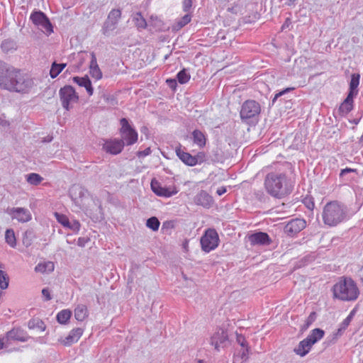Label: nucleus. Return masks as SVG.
I'll use <instances>...</instances> for the list:
<instances>
[{"instance_id":"obj_1","label":"nucleus","mask_w":363,"mask_h":363,"mask_svg":"<svg viewBox=\"0 0 363 363\" xmlns=\"http://www.w3.org/2000/svg\"><path fill=\"white\" fill-rule=\"evenodd\" d=\"M32 80L21 71L0 60V88L11 92L25 93L32 86Z\"/></svg>"},{"instance_id":"obj_2","label":"nucleus","mask_w":363,"mask_h":363,"mask_svg":"<svg viewBox=\"0 0 363 363\" xmlns=\"http://www.w3.org/2000/svg\"><path fill=\"white\" fill-rule=\"evenodd\" d=\"M264 187L269 194L278 199L289 194L293 189L286 174L280 172L268 173L264 179Z\"/></svg>"},{"instance_id":"obj_3","label":"nucleus","mask_w":363,"mask_h":363,"mask_svg":"<svg viewBox=\"0 0 363 363\" xmlns=\"http://www.w3.org/2000/svg\"><path fill=\"white\" fill-rule=\"evenodd\" d=\"M322 218L325 225L335 227L349 220L347 207L337 201L327 203L323 209Z\"/></svg>"},{"instance_id":"obj_4","label":"nucleus","mask_w":363,"mask_h":363,"mask_svg":"<svg viewBox=\"0 0 363 363\" xmlns=\"http://www.w3.org/2000/svg\"><path fill=\"white\" fill-rule=\"evenodd\" d=\"M332 291L334 298L348 302L356 301L360 294L357 283L352 278L345 277L339 279Z\"/></svg>"},{"instance_id":"obj_5","label":"nucleus","mask_w":363,"mask_h":363,"mask_svg":"<svg viewBox=\"0 0 363 363\" xmlns=\"http://www.w3.org/2000/svg\"><path fill=\"white\" fill-rule=\"evenodd\" d=\"M261 112L260 104L255 100L245 101L240 111L242 121L252 124L258 121L259 115Z\"/></svg>"},{"instance_id":"obj_6","label":"nucleus","mask_w":363,"mask_h":363,"mask_svg":"<svg viewBox=\"0 0 363 363\" xmlns=\"http://www.w3.org/2000/svg\"><path fill=\"white\" fill-rule=\"evenodd\" d=\"M30 20L35 26L43 30L47 35L53 33V27L50 21L41 11H33L30 16Z\"/></svg>"},{"instance_id":"obj_7","label":"nucleus","mask_w":363,"mask_h":363,"mask_svg":"<svg viewBox=\"0 0 363 363\" xmlns=\"http://www.w3.org/2000/svg\"><path fill=\"white\" fill-rule=\"evenodd\" d=\"M219 242V237L215 229L208 228L201 238V249L205 252L215 250Z\"/></svg>"},{"instance_id":"obj_8","label":"nucleus","mask_w":363,"mask_h":363,"mask_svg":"<svg viewBox=\"0 0 363 363\" xmlns=\"http://www.w3.org/2000/svg\"><path fill=\"white\" fill-rule=\"evenodd\" d=\"M121 128L120 129V134L121 139L125 142L126 145H132L138 140V133L129 124L128 119L123 118L120 120Z\"/></svg>"},{"instance_id":"obj_9","label":"nucleus","mask_w":363,"mask_h":363,"mask_svg":"<svg viewBox=\"0 0 363 363\" xmlns=\"http://www.w3.org/2000/svg\"><path fill=\"white\" fill-rule=\"evenodd\" d=\"M59 95L62 107L67 111L70 108L69 105L72 103L77 102L79 99L74 89L70 85L62 87L59 91Z\"/></svg>"},{"instance_id":"obj_10","label":"nucleus","mask_w":363,"mask_h":363,"mask_svg":"<svg viewBox=\"0 0 363 363\" xmlns=\"http://www.w3.org/2000/svg\"><path fill=\"white\" fill-rule=\"evenodd\" d=\"M5 212L11 217L12 220H16L19 223H28L32 219L30 211L23 207L7 208Z\"/></svg>"},{"instance_id":"obj_11","label":"nucleus","mask_w":363,"mask_h":363,"mask_svg":"<svg viewBox=\"0 0 363 363\" xmlns=\"http://www.w3.org/2000/svg\"><path fill=\"white\" fill-rule=\"evenodd\" d=\"M210 343L218 352L226 347L229 344L228 335L226 330L218 328L211 337Z\"/></svg>"},{"instance_id":"obj_12","label":"nucleus","mask_w":363,"mask_h":363,"mask_svg":"<svg viewBox=\"0 0 363 363\" xmlns=\"http://www.w3.org/2000/svg\"><path fill=\"white\" fill-rule=\"evenodd\" d=\"M121 17V11L118 9H112L107 17L106 21L104 23L103 32L106 34L109 31L116 29V26Z\"/></svg>"},{"instance_id":"obj_13","label":"nucleus","mask_w":363,"mask_h":363,"mask_svg":"<svg viewBox=\"0 0 363 363\" xmlns=\"http://www.w3.org/2000/svg\"><path fill=\"white\" fill-rule=\"evenodd\" d=\"M306 226V222L302 218L292 219L284 226V233L289 236H294Z\"/></svg>"},{"instance_id":"obj_14","label":"nucleus","mask_w":363,"mask_h":363,"mask_svg":"<svg viewBox=\"0 0 363 363\" xmlns=\"http://www.w3.org/2000/svg\"><path fill=\"white\" fill-rule=\"evenodd\" d=\"M150 186L152 191L159 196L169 198L177 193L175 187L162 186L161 184L155 179L151 181Z\"/></svg>"},{"instance_id":"obj_15","label":"nucleus","mask_w":363,"mask_h":363,"mask_svg":"<svg viewBox=\"0 0 363 363\" xmlns=\"http://www.w3.org/2000/svg\"><path fill=\"white\" fill-rule=\"evenodd\" d=\"M125 145V142L120 139L107 140L103 148L104 150L111 155H118L121 152Z\"/></svg>"},{"instance_id":"obj_16","label":"nucleus","mask_w":363,"mask_h":363,"mask_svg":"<svg viewBox=\"0 0 363 363\" xmlns=\"http://www.w3.org/2000/svg\"><path fill=\"white\" fill-rule=\"evenodd\" d=\"M176 153L177 157L186 165L188 166H195L199 163H201L203 160L199 158L201 156L197 155L196 156H193L190 153L185 152L184 150L179 148L176 149Z\"/></svg>"},{"instance_id":"obj_17","label":"nucleus","mask_w":363,"mask_h":363,"mask_svg":"<svg viewBox=\"0 0 363 363\" xmlns=\"http://www.w3.org/2000/svg\"><path fill=\"white\" fill-rule=\"evenodd\" d=\"M5 338L6 339L7 342L13 340L25 342L28 341L29 336L25 330L18 328H13L12 330L7 332Z\"/></svg>"},{"instance_id":"obj_18","label":"nucleus","mask_w":363,"mask_h":363,"mask_svg":"<svg viewBox=\"0 0 363 363\" xmlns=\"http://www.w3.org/2000/svg\"><path fill=\"white\" fill-rule=\"evenodd\" d=\"M83 329L81 328H77L72 329L69 335L64 339H60L59 341L65 346H70L72 344L77 342L83 334Z\"/></svg>"},{"instance_id":"obj_19","label":"nucleus","mask_w":363,"mask_h":363,"mask_svg":"<svg viewBox=\"0 0 363 363\" xmlns=\"http://www.w3.org/2000/svg\"><path fill=\"white\" fill-rule=\"evenodd\" d=\"M249 241L251 245H267L272 242L269 235L264 232L255 233L249 236Z\"/></svg>"},{"instance_id":"obj_20","label":"nucleus","mask_w":363,"mask_h":363,"mask_svg":"<svg viewBox=\"0 0 363 363\" xmlns=\"http://www.w3.org/2000/svg\"><path fill=\"white\" fill-rule=\"evenodd\" d=\"M194 202L196 205L201 206L204 208H210L213 203V199L208 193L201 190L196 195Z\"/></svg>"},{"instance_id":"obj_21","label":"nucleus","mask_w":363,"mask_h":363,"mask_svg":"<svg viewBox=\"0 0 363 363\" xmlns=\"http://www.w3.org/2000/svg\"><path fill=\"white\" fill-rule=\"evenodd\" d=\"M355 96L347 94L345 100L338 108L339 115L342 117L346 116L354 108V98Z\"/></svg>"},{"instance_id":"obj_22","label":"nucleus","mask_w":363,"mask_h":363,"mask_svg":"<svg viewBox=\"0 0 363 363\" xmlns=\"http://www.w3.org/2000/svg\"><path fill=\"white\" fill-rule=\"evenodd\" d=\"M73 82L77 84L79 86L84 87L89 96H91L94 93V89L91 85V82L87 76L79 77H74Z\"/></svg>"},{"instance_id":"obj_23","label":"nucleus","mask_w":363,"mask_h":363,"mask_svg":"<svg viewBox=\"0 0 363 363\" xmlns=\"http://www.w3.org/2000/svg\"><path fill=\"white\" fill-rule=\"evenodd\" d=\"M311 347L312 345L305 338L294 348V352L301 357H304L309 352Z\"/></svg>"},{"instance_id":"obj_24","label":"nucleus","mask_w":363,"mask_h":363,"mask_svg":"<svg viewBox=\"0 0 363 363\" xmlns=\"http://www.w3.org/2000/svg\"><path fill=\"white\" fill-rule=\"evenodd\" d=\"M191 20V16L189 13L185 14L181 18H178L171 26L172 32H177L187 25Z\"/></svg>"},{"instance_id":"obj_25","label":"nucleus","mask_w":363,"mask_h":363,"mask_svg":"<svg viewBox=\"0 0 363 363\" xmlns=\"http://www.w3.org/2000/svg\"><path fill=\"white\" fill-rule=\"evenodd\" d=\"M192 140L194 144L199 147H203L206 144V135L202 131L196 129L191 133Z\"/></svg>"},{"instance_id":"obj_26","label":"nucleus","mask_w":363,"mask_h":363,"mask_svg":"<svg viewBox=\"0 0 363 363\" xmlns=\"http://www.w3.org/2000/svg\"><path fill=\"white\" fill-rule=\"evenodd\" d=\"M360 75L357 73H354L351 75V80L350 82L349 92L347 94L356 96L358 94V86L359 84Z\"/></svg>"},{"instance_id":"obj_27","label":"nucleus","mask_w":363,"mask_h":363,"mask_svg":"<svg viewBox=\"0 0 363 363\" xmlns=\"http://www.w3.org/2000/svg\"><path fill=\"white\" fill-rule=\"evenodd\" d=\"M325 332L320 328H315L312 330L306 339L312 345V346L322 339Z\"/></svg>"},{"instance_id":"obj_28","label":"nucleus","mask_w":363,"mask_h":363,"mask_svg":"<svg viewBox=\"0 0 363 363\" xmlns=\"http://www.w3.org/2000/svg\"><path fill=\"white\" fill-rule=\"evenodd\" d=\"M17 48L16 42L11 38L5 39L1 43V49L4 53L13 52L17 50Z\"/></svg>"},{"instance_id":"obj_29","label":"nucleus","mask_w":363,"mask_h":363,"mask_svg":"<svg viewBox=\"0 0 363 363\" xmlns=\"http://www.w3.org/2000/svg\"><path fill=\"white\" fill-rule=\"evenodd\" d=\"M89 315V311L86 306L79 304L74 309V317L78 321L84 320Z\"/></svg>"},{"instance_id":"obj_30","label":"nucleus","mask_w":363,"mask_h":363,"mask_svg":"<svg viewBox=\"0 0 363 363\" xmlns=\"http://www.w3.org/2000/svg\"><path fill=\"white\" fill-rule=\"evenodd\" d=\"M65 63H60L57 64V62H54L52 65L50 70V75L52 79L56 78L60 73L66 67Z\"/></svg>"},{"instance_id":"obj_31","label":"nucleus","mask_w":363,"mask_h":363,"mask_svg":"<svg viewBox=\"0 0 363 363\" xmlns=\"http://www.w3.org/2000/svg\"><path fill=\"white\" fill-rule=\"evenodd\" d=\"M29 329L38 328L40 331H45L46 326L44 322L40 318H32L28 322Z\"/></svg>"},{"instance_id":"obj_32","label":"nucleus","mask_w":363,"mask_h":363,"mask_svg":"<svg viewBox=\"0 0 363 363\" xmlns=\"http://www.w3.org/2000/svg\"><path fill=\"white\" fill-rule=\"evenodd\" d=\"M54 263L52 262L38 263L35 267V271L42 273L50 272L54 270Z\"/></svg>"},{"instance_id":"obj_33","label":"nucleus","mask_w":363,"mask_h":363,"mask_svg":"<svg viewBox=\"0 0 363 363\" xmlns=\"http://www.w3.org/2000/svg\"><path fill=\"white\" fill-rule=\"evenodd\" d=\"M5 241L11 247H16V238L13 229H7L5 232Z\"/></svg>"},{"instance_id":"obj_34","label":"nucleus","mask_w":363,"mask_h":363,"mask_svg":"<svg viewBox=\"0 0 363 363\" xmlns=\"http://www.w3.org/2000/svg\"><path fill=\"white\" fill-rule=\"evenodd\" d=\"M71 315H72L71 311H69L68 309H64V310L60 311L57 314L56 318H57V320L60 324H66L68 322V320L70 319Z\"/></svg>"},{"instance_id":"obj_35","label":"nucleus","mask_w":363,"mask_h":363,"mask_svg":"<svg viewBox=\"0 0 363 363\" xmlns=\"http://www.w3.org/2000/svg\"><path fill=\"white\" fill-rule=\"evenodd\" d=\"M26 177L27 182L34 186L38 185L43 180V178L37 173H30Z\"/></svg>"},{"instance_id":"obj_36","label":"nucleus","mask_w":363,"mask_h":363,"mask_svg":"<svg viewBox=\"0 0 363 363\" xmlns=\"http://www.w3.org/2000/svg\"><path fill=\"white\" fill-rule=\"evenodd\" d=\"M34 238V232L32 230H26L23 236V245L26 246V247H30L32 245Z\"/></svg>"},{"instance_id":"obj_37","label":"nucleus","mask_w":363,"mask_h":363,"mask_svg":"<svg viewBox=\"0 0 363 363\" xmlns=\"http://www.w3.org/2000/svg\"><path fill=\"white\" fill-rule=\"evenodd\" d=\"M133 20L138 28H145L147 26V22L140 12L136 13Z\"/></svg>"},{"instance_id":"obj_38","label":"nucleus","mask_w":363,"mask_h":363,"mask_svg":"<svg viewBox=\"0 0 363 363\" xmlns=\"http://www.w3.org/2000/svg\"><path fill=\"white\" fill-rule=\"evenodd\" d=\"M190 78L191 75L187 72V70L186 69L180 70L177 74V80L181 84L187 83L190 80Z\"/></svg>"},{"instance_id":"obj_39","label":"nucleus","mask_w":363,"mask_h":363,"mask_svg":"<svg viewBox=\"0 0 363 363\" xmlns=\"http://www.w3.org/2000/svg\"><path fill=\"white\" fill-rule=\"evenodd\" d=\"M86 193L87 191L84 188L79 186H73L70 190V194H72L73 200H76L77 198H73L72 194L77 195L79 198H83L86 196Z\"/></svg>"},{"instance_id":"obj_40","label":"nucleus","mask_w":363,"mask_h":363,"mask_svg":"<svg viewBox=\"0 0 363 363\" xmlns=\"http://www.w3.org/2000/svg\"><path fill=\"white\" fill-rule=\"evenodd\" d=\"M9 277L7 273L0 269V289H6L9 286Z\"/></svg>"},{"instance_id":"obj_41","label":"nucleus","mask_w":363,"mask_h":363,"mask_svg":"<svg viewBox=\"0 0 363 363\" xmlns=\"http://www.w3.org/2000/svg\"><path fill=\"white\" fill-rule=\"evenodd\" d=\"M160 223L157 218L151 217L147 220L146 225L147 228L156 231L159 229Z\"/></svg>"},{"instance_id":"obj_42","label":"nucleus","mask_w":363,"mask_h":363,"mask_svg":"<svg viewBox=\"0 0 363 363\" xmlns=\"http://www.w3.org/2000/svg\"><path fill=\"white\" fill-rule=\"evenodd\" d=\"M55 217L57 222L62 225L64 227L67 228V226H69V220L65 215L55 212Z\"/></svg>"},{"instance_id":"obj_43","label":"nucleus","mask_w":363,"mask_h":363,"mask_svg":"<svg viewBox=\"0 0 363 363\" xmlns=\"http://www.w3.org/2000/svg\"><path fill=\"white\" fill-rule=\"evenodd\" d=\"M357 306H356L350 313V314L347 315V317L342 321V325L344 328L347 327L349 324L350 323L353 316L355 315L357 311Z\"/></svg>"},{"instance_id":"obj_44","label":"nucleus","mask_w":363,"mask_h":363,"mask_svg":"<svg viewBox=\"0 0 363 363\" xmlns=\"http://www.w3.org/2000/svg\"><path fill=\"white\" fill-rule=\"evenodd\" d=\"M89 74L93 78L99 80L102 78V72L99 67H90Z\"/></svg>"},{"instance_id":"obj_45","label":"nucleus","mask_w":363,"mask_h":363,"mask_svg":"<svg viewBox=\"0 0 363 363\" xmlns=\"http://www.w3.org/2000/svg\"><path fill=\"white\" fill-rule=\"evenodd\" d=\"M250 352V347H242V350L239 352L238 357L242 362H245L248 359Z\"/></svg>"},{"instance_id":"obj_46","label":"nucleus","mask_w":363,"mask_h":363,"mask_svg":"<svg viewBox=\"0 0 363 363\" xmlns=\"http://www.w3.org/2000/svg\"><path fill=\"white\" fill-rule=\"evenodd\" d=\"M295 88L294 87H288V88H286L284 89H283L282 91L277 93L274 98L272 99V104H274L275 101L277 100V99L283 95H284L285 94H287L289 92H290L291 91H293L294 90Z\"/></svg>"},{"instance_id":"obj_47","label":"nucleus","mask_w":363,"mask_h":363,"mask_svg":"<svg viewBox=\"0 0 363 363\" xmlns=\"http://www.w3.org/2000/svg\"><path fill=\"white\" fill-rule=\"evenodd\" d=\"M236 340H237V342L242 347H249L248 345V342H247V340H245V337L242 336V335H237V337H236Z\"/></svg>"},{"instance_id":"obj_48","label":"nucleus","mask_w":363,"mask_h":363,"mask_svg":"<svg viewBox=\"0 0 363 363\" xmlns=\"http://www.w3.org/2000/svg\"><path fill=\"white\" fill-rule=\"evenodd\" d=\"M192 7V0H183L182 9L184 12H189Z\"/></svg>"},{"instance_id":"obj_49","label":"nucleus","mask_w":363,"mask_h":363,"mask_svg":"<svg viewBox=\"0 0 363 363\" xmlns=\"http://www.w3.org/2000/svg\"><path fill=\"white\" fill-rule=\"evenodd\" d=\"M42 295L44 298V301H48L52 299V296L50 295V291L48 288L43 289Z\"/></svg>"},{"instance_id":"obj_50","label":"nucleus","mask_w":363,"mask_h":363,"mask_svg":"<svg viewBox=\"0 0 363 363\" xmlns=\"http://www.w3.org/2000/svg\"><path fill=\"white\" fill-rule=\"evenodd\" d=\"M67 228L72 230L73 231H79L80 229V223L77 220H74L72 223L69 222V226Z\"/></svg>"},{"instance_id":"obj_51","label":"nucleus","mask_w":363,"mask_h":363,"mask_svg":"<svg viewBox=\"0 0 363 363\" xmlns=\"http://www.w3.org/2000/svg\"><path fill=\"white\" fill-rule=\"evenodd\" d=\"M166 83L171 89L174 90L176 89L177 86V79H167L166 80Z\"/></svg>"},{"instance_id":"obj_52","label":"nucleus","mask_w":363,"mask_h":363,"mask_svg":"<svg viewBox=\"0 0 363 363\" xmlns=\"http://www.w3.org/2000/svg\"><path fill=\"white\" fill-rule=\"evenodd\" d=\"M354 172L357 173V170L356 169H352L350 167H346L345 169H343L340 171V177H342L347 173Z\"/></svg>"},{"instance_id":"obj_53","label":"nucleus","mask_w":363,"mask_h":363,"mask_svg":"<svg viewBox=\"0 0 363 363\" xmlns=\"http://www.w3.org/2000/svg\"><path fill=\"white\" fill-rule=\"evenodd\" d=\"M151 152H152V150H151L150 147H147V148L145 149V150H143V151H139V152H138V157H146V156H147V155H150V154H151Z\"/></svg>"},{"instance_id":"obj_54","label":"nucleus","mask_w":363,"mask_h":363,"mask_svg":"<svg viewBox=\"0 0 363 363\" xmlns=\"http://www.w3.org/2000/svg\"><path fill=\"white\" fill-rule=\"evenodd\" d=\"M96 57L94 52L91 53V60L90 62V67H98Z\"/></svg>"},{"instance_id":"obj_55","label":"nucleus","mask_w":363,"mask_h":363,"mask_svg":"<svg viewBox=\"0 0 363 363\" xmlns=\"http://www.w3.org/2000/svg\"><path fill=\"white\" fill-rule=\"evenodd\" d=\"M304 203L306 204V206H307V208L308 209H311L312 210V209H313V208L315 206V204H314L313 201H312L311 199H309V200L306 199L304 201Z\"/></svg>"},{"instance_id":"obj_56","label":"nucleus","mask_w":363,"mask_h":363,"mask_svg":"<svg viewBox=\"0 0 363 363\" xmlns=\"http://www.w3.org/2000/svg\"><path fill=\"white\" fill-rule=\"evenodd\" d=\"M87 240L84 238H79L77 240V245L80 247H84Z\"/></svg>"},{"instance_id":"obj_57","label":"nucleus","mask_w":363,"mask_h":363,"mask_svg":"<svg viewBox=\"0 0 363 363\" xmlns=\"http://www.w3.org/2000/svg\"><path fill=\"white\" fill-rule=\"evenodd\" d=\"M226 188L225 186H220L218 188L216 193L218 196H222L226 192Z\"/></svg>"},{"instance_id":"obj_58","label":"nucleus","mask_w":363,"mask_h":363,"mask_svg":"<svg viewBox=\"0 0 363 363\" xmlns=\"http://www.w3.org/2000/svg\"><path fill=\"white\" fill-rule=\"evenodd\" d=\"M291 24V21L289 18H286L285 22L281 26V30H284L285 28H288L289 25Z\"/></svg>"},{"instance_id":"obj_59","label":"nucleus","mask_w":363,"mask_h":363,"mask_svg":"<svg viewBox=\"0 0 363 363\" xmlns=\"http://www.w3.org/2000/svg\"><path fill=\"white\" fill-rule=\"evenodd\" d=\"M9 123L8 121H6V120H4V118H1V116H0V125H2V126H6V125H9Z\"/></svg>"},{"instance_id":"obj_60","label":"nucleus","mask_w":363,"mask_h":363,"mask_svg":"<svg viewBox=\"0 0 363 363\" xmlns=\"http://www.w3.org/2000/svg\"><path fill=\"white\" fill-rule=\"evenodd\" d=\"M4 346V342L3 341V339H0V350L3 349Z\"/></svg>"},{"instance_id":"obj_61","label":"nucleus","mask_w":363,"mask_h":363,"mask_svg":"<svg viewBox=\"0 0 363 363\" xmlns=\"http://www.w3.org/2000/svg\"><path fill=\"white\" fill-rule=\"evenodd\" d=\"M315 313L314 312L311 313L310 314L309 317H308V320H310L311 321H312V320H313V315H315Z\"/></svg>"},{"instance_id":"obj_62","label":"nucleus","mask_w":363,"mask_h":363,"mask_svg":"<svg viewBox=\"0 0 363 363\" xmlns=\"http://www.w3.org/2000/svg\"><path fill=\"white\" fill-rule=\"evenodd\" d=\"M197 363H205V362L203 359H198Z\"/></svg>"},{"instance_id":"obj_63","label":"nucleus","mask_w":363,"mask_h":363,"mask_svg":"<svg viewBox=\"0 0 363 363\" xmlns=\"http://www.w3.org/2000/svg\"><path fill=\"white\" fill-rule=\"evenodd\" d=\"M3 267V264H0V269Z\"/></svg>"}]
</instances>
